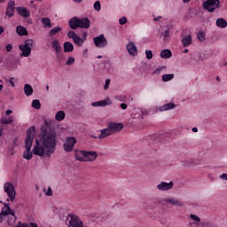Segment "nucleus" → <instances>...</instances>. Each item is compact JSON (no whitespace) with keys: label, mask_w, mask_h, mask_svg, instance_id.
Instances as JSON below:
<instances>
[{"label":"nucleus","mask_w":227,"mask_h":227,"mask_svg":"<svg viewBox=\"0 0 227 227\" xmlns=\"http://www.w3.org/2000/svg\"><path fill=\"white\" fill-rule=\"evenodd\" d=\"M35 132H36L35 126L30 127L27 130V137L25 139L26 150L23 153V159L31 160L33 154L38 157H47V159H51L52 153L56 152V145H58L56 130L51 128L47 121H44L43 125L41 126L38 139L35 140V145L31 151L33 141H35Z\"/></svg>","instance_id":"nucleus-1"},{"label":"nucleus","mask_w":227,"mask_h":227,"mask_svg":"<svg viewBox=\"0 0 227 227\" xmlns=\"http://www.w3.org/2000/svg\"><path fill=\"white\" fill-rule=\"evenodd\" d=\"M98 153L95 151H77L75 150V160L79 162H94L97 160Z\"/></svg>","instance_id":"nucleus-2"},{"label":"nucleus","mask_w":227,"mask_h":227,"mask_svg":"<svg viewBox=\"0 0 227 227\" xmlns=\"http://www.w3.org/2000/svg\"><path fill=\"white\" fill-rule=\"evenodd\" d=\"M35 43L33 39H27L24 42V44H20L19 46L20 52V56H23L24 58H29L31 56V48L33 45H35Z\"/></svg>","instance_id":"nucleus-3"},{"label":"nucleus","mask_w":227,"mask_h":227,"mask_svg":"<svg viewBox=\"0 0 227 227\" xmlns=\"http://www.w3.org/2000/svg\"><path fill=\"white\" fill-rule=\"evenodd\" d=\"M220 4L221 2L219 0H207L203 3V8L207 10V12H209V13H212L219 8Z\"/></svg>","instance_id":"nucleus-4"},{"label":"nucleus","mask_w":227,"mask_h":227,"mask_svg":"<svg viewBox=\"0 0 227 227\" xmlns=\"http://www.w3.org/2000/svg\"><path fill=\"white\" fill-rule=\"evenodd\" d=\"M4 192H6L11 201L15 200V196H17V193L15 192V186L13 185V184L6 182L4 185Z\"/></svg>","instance_id":"nucleus-5"},{"label":"nucleus","mask_w":227,"mask_h":227,"mask_svg":"<svg viewBox=\"0 0 227 227\" xmlns=\"http://www.w3.org/2000/svg\"><path fill=\"white\" fill-rule=\"evenodd\" d=\"M0 203H3V205L4 206L0 213V223H3L4 221V217H6V215H12L13 214H15V211H13V209H12V207H10V204L6 203V202H3L0 200Z\"/></svg>","instance_id":"nucleus-6"},{"label":"nucleus","mask_w":227,"mask_h":227,"mask_svg":"<svg viewBox=\"0 0 227 227\" xmlns=\"http://www.w3.org/2000/svg\"><path fill=\"white\" fill-rule=\"evenodd\" d=\"M75 143H77V139L74 137H67L66 143L63 145L65 152H72L75 146Z\"/></svg>","instance_id":"nucleus-7"},{"label":"nucleus","mask_w":227,"mask_h":227,"mask_svg":"<svg viewBox=\"0 0 227 227\" xmlns=\"http://www.w3.org/2000/svg\"><path fill=\"white\" fill-rule=\"evenodd\" d=\"M93 43L98 49H104V47H107V39H106L104 34L94 37Z\"/></svg>","instance_id":"nucleus-8"},{"label":"nucleus","mask_w":227,"mask_h":227,"mask_svg":"<svg viewBox=\"0 0 227 227\" xmlns=\"http://www.w3.org/2000/svg\"><path fill=\"white\" fill-rule=\"evenodd\" d=\"M106 126L112 134L123 130V123L121 122H108Z\"/></svg>","instance_id":"nucleus-9"},{"label":"nucleus","mask_w":227,"mask_h":227,"mask_svg":"<svg viewBox=\"0 0 227 227\" xmlns=\"http://www.w3.org/2000/svg\"><path fill=\"white\" fill-rule=\"evenodd\" d=\"M16 12L20 15V17H23L24 19L31 17V11L24 6L16 7Z\"/></svg>","instance_id":"nucleus-10"},{"label":"nucleus","mask_w":227,"mask_h":227,"mask_svg":"<svg viewBox=\"0 0 227 227\" xmlns=\"http://www.w3.org/2000/svg\"><path fill=\"white\" fill-rule=\"evenodd\" d=\"M5 15H7V17H9L10 19H12L13 15H15V1L13 0L9 1L6 8Z\"/></svg>","instance_id":"nucleus-11"},{"label":"nucleus","mask_w":227,"mask_h":227,"mask_svg":"<svg viewBox=\"0 0 227 227\" xmlns=\"http://www.w3.org/2000/svg\"><path fill=\"white\" fill-rule=\"evenodd\" d=\"M90 106H92V107H106L107 106H111V98H106L104 100L92 102Z\"/></svg>","instance_id":"nucleus-12"},{"label":"nucleus","mask_w":227,"mask_h":227,"mask_svg":"<svg viewBox=\"0 0 227 227\" xmlns=\"http://www.w3.org/2000/svg\"><path fill=\"white\" fill-rule=\"evenodd\" d=\"M126 49L130 56H137V47H136V43L134 42H129Z\"/></svg>","instance_id":"nucleus-13"},{"label":"nucleus","mask_w":227,"mask_h":227,"mask_svg":"<svg viewBox=\"0 0 227 227\" xmlns=\"http://www.w3.org/2000/svg\"><path fill=\"white\" fill-rule=\"evenodd\" d=\"M173 188V181L169 183L161 182L160 184L157 185L158 191H169V189Z\"/></svg>","instance_id":"nucleus-14"},{"label":"nucleus","mask_w":227,"mask_h":227,"mask_svg":"<svg viewBox=\"0 0 227 227\" xmlns=\"http://www.w3.org/2000/svg\"><path fill=\"white\" fill-rule=\"evenodd\" d=\"M100 134L98 137V139H106V137H109V136H113V133L109 129V127L106 126V128L99 130Z\"/></svg>","instance_id":"nucleus-15"},{"label":"nucleus","mask_w":227,"mask_h":227,"mask_svg":"<svg viewBox=\"0 0 227 227\" xmlns=\"http://www.w3.org/2000/svg\"><path fill=\"white\" fill-rule=\"evenodd\" d=\"M79 27H81V29H88L90 28V26H91V20H90V19L88 18L79 19Z\"/></svg>","instance_id":"nucleus-16"},{"label":"nucleus","mask_w":227,"mask_h":227,"mask_svg":"<svg viewBox=\"0 0 227 227\" xmlns=\"http://www.w3.org/2000/svg\"><path fill=\"white\" fill-rule=\"evenodd\" d=\"M51 47L57 54V59H59V52H61V43H59V41L58 39H55L51 43Z\"/></svg>","instance_id":"nucleus-17"},{"label":"nucleus","mask_w":227,"mask_h":227,"mask_svg":"<svg viewBox=\"0 0 227 227\" xmlns=\"http://www.w3.org/2000/svg\"><path fill=\"white\" fill-rule=\"evenodd\" d=\"M68 26L71 29H78L79 27V17H73L68 21Z\"/></svg>","instance_id":"nucleus-18"},{"label":"nucleus","mask_w":227,"mask_h":227,"mask_svg":"<svg viewBox=\"0 0 227 227\" xmlns=\"http://www.w3.org/2000/svg\"><path fill=\"white\" fill-rule=\"evenodd\" d=\"M145 114H146V113L143 111L142 108L134 109V112H133L134 118L143 120V118H145Z\"/></svg>","instance_id":"nucleus-19"},{"label":"nucleus","mask_w":227,"mask_h":227,"mask_svg":"<svg viewBox=\"0 0 227 227\" xmlns=\"http://www.w3.org/2000/svg\"><path fill=\"white\" fill-rule=\"evenodd\" d=\"M165 203H168L169 205H172L173 207H183L184 203L178 199H173V198H168L165 200Z\"/></svg>","instance_id":"nucleus-20"},{"label":"nucleus","mask_w":227,"mask_h":227,"mask_svg":"<svg viewBox=\"0 0 227 227\" xmlns=\"http://www.w3.org/2000/svg\"><path fill=\"white\" fill-rule=\"evenodd\" d=\"M160 56L162 59H169L173 56V52L169 49H165L160 51Z\"/></svg>","instance_id":"nucleus-21"},{"label":"nucleus","mask_w":227,"mask_h":227,"mask_svg":"<svg viewBox=\"0 0 227 227\" xmlns=\"http://www.w3.org/2000/svg\"><path fill=\"white\" fill-rule=\"evenodd\" d=\"M16 33L19 36H27V28L23 26H18L16 27Z\"/></svg>","instance_id":"nucleus-22"},{"label":"nucleus","mask_w":227,"mask_h":227,"mask_svg":"<svg viewBox=\"0 0 227 227\" xmlns=\"http://www.w3.org/2000/svg\"><path fill=\"white\" fill-rule=\"evenodd\" d=\"M175 107H176V105H175V103H167L160 106V111H169L171 109H175Z\"/></svg>","instance_id":"nucleus-23"},{"label":"nucleus","mask_w":227,"mask_h":227,"mask_svg":"<svg viewBox=\"0 0 227 227\" xmlns=\"http://www.w3.org/2000/svg\"><path fill=\"white\" fill-rule=\"evenodd\" d=\"M182 43L184 47H189L192 43V36L191 35H186L182 39Z\"/></svg>","instance_id":"nucleus-24"},{"label":"nucleus","mask_w":227,"mask_h":227,"mask_svg":"<svg viewBox=\"0 0 227 227\" xmlns=\"http://www.w3.org/2000/svg\"><path fill=\"white\" fill-rule=\"evenodd\" d=\"M64 52H74V44L70 42H65Z\"/></svg>","instance_id":"nucleus-25"},{"label":"nucleus","mask_w":227,"mask_h":227,"mask_svg":"<svg viewBox=\"0 0 227 227\" xmlns=\"http://www.w3.org/2000/svg\"><path fill=\"white\" fill-rule=\"evenodd\" d=\"M216 26H217V27H221L222 29H224V27H227L226 20H224L223 18H218L216 20Z\"/></svg>","instance_id":"nucleus-26"},{"label":"nucleus","mask_w":227,"mask_h":227,"mask_svg":"<svg viewBox=\"0 0 227 227\" xmlns=\"http://www.w3.org/2000/svg\"><path fill=\"white\" fill-rule=\"evenodd\" d=\"M24 91L27 97H31V95H33V87L30 84L26 83L24 86Z\"/></svg>","instance_id":"nucleus-27"},{"label":"nucleus","mask_w":227,"mask_h":227,"mask_svg":"<svg viewBox=\"0 0 227 227\" xmlns=\"http://www.w3.org/2000/svg\"><path fill=\"white\" fill-rule=\"evenodd\" d=\"M65 116H66L65 111L60 110L56 114L55 120L57 121H63V120H65Z\"/></svg>","instance_id":"nucleus-28"},{"label":"nucleus","mask_w":227,"mask_h":227,"mask_svg":"<svg viewBox=\"0 0 227 227\" xmlns=\"http://www.w3.org/2000/svg\"><path fill=\"white\" fill-rule=\"evenodd\" d=\"M73 42L77 47H82V45H84V41L79 35H76L75 38L73 39Z\"/></svg>","instance_id":"nucleus-29"},{"label":"nucleus","mask_w":227,"mask_h":227,"mask_svg":"<svg viewBox=\"0 0 227 227\" xmlns=\"http://www.w3.org/2000/svg\"><path fill=\"white\" fill-rule=\"evenodd\" d=\"M161 79H162L163 82H168L169 81H172V79H175V74H163Z\"/></svg>","instance_id":"nucleus-30"},{"label":"nucleus","mask_w":227,"mask_h":227,"mask_svg":"<svg viewBox=\"0 0 227 227\" xmlns=\"http://www.w3.org/2000/svg\"><path fill=\"white\" fill-rule=\"evenodd\" d=\"M41 21L44 27H52L50 18H42Z\"/></svg>","instance_id":"nucleus-31"},{"label":"nucleus","mask_w":227,"mask_h":227,"mask_svg":"<svg viewBox=\"0 0 227 227\" xmlns=\"http://www.w3.org/2000/svg\"><path fill=\"white\" fill-rule=\"evenodd\" d=\"M13 121V117L10 116L7 119L6 118H2L1 119V123L3 125H9V123H12Z\"/></svg>","instance_id":"nucleus-32"},{"label":"nucleus","mask_w":227,"mask_h":227,"mask_svg":"<svg viewBox=\"0 0 227 227\" xmlns=\"http://www.w3.org/2000/svg\"><path fill=\"white\" fill-rule=\"evenodd\" d=\"M32 107L34 109H40V107H42V103H40L39 99H34L32 101Z\"/></svg>","instance_id":"nucleus-33"},{"label":"nucleus","mask_w":227,"mask_h":227,"mask_svg":"<svg viewBox=\"0 0 227 227\" xmlns=\"http://www.w3.org/2000/svg\"><path fill=\"white\" fill-rule=\"evenodd\" d=\"M205 36H206V34L203 31H199L197 34V38L199 42H205Z\"/></svg>","instance_id":"nucleus-34"},{"label":"nucleus","mask_w":227,"mask_h":227,"mask_svg":"<svg viewBox=\"0 0 227 227\" xmlns=\"http://www.w3.org/2000/svg\"><path fill=\"white\" fill-rule=\"evenodd\" d=\"M61 31V27H55L50 31V36H54V35H58Z\"/></svg>","instance_id":"nucleus-35"},{"label":"nucleus","mask_w":227,"mask_h":227,"mask_svg":"<svg viewBox=\"0 0 227 227\" xmlns=\"http://www.w3.org/2000/svg\"><path fill=\"white\" fill-rule=\"evenodd\" d=\"M190 218L194 221L195 223H197L198 224H200V223H201V218L196 215H191Z\"/></svg>","instance_id":"nucleus-36"},{"label":"nucleus","mask_w":227,"mask_h":227,"mask_svg":"<svg viewBox=\"0 0 227 227\" xmlns=\"http://www.w3.org/2000/svg\"><path fill=\"white\" fill-rule=\"evenodd\" d=\"M94 10H96V12H100V10H102V5L100 4V1H96L94 3Z\"/></svg>","instance_id":"nucleus-37"},{"label":"nucleus","mask_w":227,"mask_h":227,"mask_svg":"<svg viewBox=\"0 0 227 227\" xmlns=\"http://www.w3.org/2000/svg\"><path fill=\"white\" fill-rule=\"evenodd\" d=\"M145 57H146V59H152V58H153V51H152V50H146Z\"/></svg>","instance_id":"nucleus-38"},{"label":"nucleus","mask_w":227,"mask_h":227,"mask_svg":"<svg viewBox=\"0 0 227 227\" xmlns=\"http://www.w3.org/2000/svg\"><path fill=\"white\" fill-rule=\"evenodd\" d=\"M74 63H75V58L68 57V59L66 62V65L70 66V65H74Z\"/></svg>","instance_id":"nucleus-39"},{"label":"nucleus","mask_w":227,"mask_h":227,"mask_svg":"<svg viewBox=\"0 0 227 227\" xmlns=\"http://www.w3.org/2000/svg\"><path fill=\"white\" fill-rule=\"evenodd\" d=\"M77 36V35L75 34L74 31L73 30H70L68 33H67V38H72V40H74V38H75Z\"/></svg>","instance_id":"nucleus-40"},{"label":"nucleus","mask_w":227,"mask_h":227,"mask_svg":"<svg viewBox=\"0 0 227 227\" xmlns=\"http://www.w3.org/2000/svg\"><path fill=\"white\" fill-rule=\"evenodd\" d=\"M163 70H166V67L165 66H162V67H158L157 69H155L153 71V74H160V72H162Z\"/></svg>","instance_id":"nucleus-41"},{"label":"nucleus","mask_w":227,"mask_h":227,"mask_svg":"<svg viewBox=\"0 0 227 227\" xmlns=\"http://www.w3.org/2000/svg\"><path fill=\"white\" fill-rule=\"evenodd\" d=\"M119 23L121 26H124V24H127V17H122L119 20Z\"/></svg>","instance_id":"nucleus-42"},{"label":"nucleus","mask_w":227,"mask_h":227,"mask_svg":"<svg viewBox=\"0 0 227 227\" xmlns=\"http://www.w3.org/2000/svg\"><path fill=\"white\" fill-rule=\"evenodd\" d=\"M109 84H111V80L106 79V82H105L104 90H108L109 89Z\"/></svg>","instance_id":"nucleus-43"},{"label":"nucleus","mask_w":227,"mask_h":227,"mask_svg":"<svg viewBox=\"0 0 227 227\" xmlns=\"http://www.w3.org/2000/svg\"><path fill=\"white\" fill-rule=\"evenodd\" d=\"M13 49V45L12 43H9L5 46V51L7 52H12V50Z\"/></svg>","instance_id":"nucleus-44"},{"label":"nucleus","mask_w":227,"mask_h":227,"mask_svg":"<svg viewBox=\"0 0 227 227\" xmlns=\"http://www.w3.org/2000/svg\"><path fill=\"white\" fill-rule=\"evenodd\" d=\"M86 38H88V32H83L81 37L82 41H83V43L86 42Z\"/></svg>","instance_id":"nucleus-45"},{"label":"nucleus","mask_w":227,"mask_h":227,"mask_svg":"<svg viewBox=\"0 0 227 227\" xmlns=\"http://www.w3.org/2000/svg\"><path fill=\"white\" fill-rule=\"evenodd\" d=\"M219 178L221 180H223V181H226L227 182V174L226 173H223L222 175L219 176Z\"/></svg>","instance_id":"nucleus-46"},{"label":"nucleus","mask_w":227,"mask_h":227,"mask_svg":"<svg viewBox=\"0 0 227 227\" xmlns=\"http://www.w3.org/2000/svg\"><path fill=\"white\" fill-rule=\"evenodd\" d=\"M192 165V161L186 160L184 162V166H185L186 168H191Z\"/></svg>","instance_id":"nucleus-47"},{"label":"nucleus","mask_w":227,"mask_h":227,"mask_svg":"<svg viewBox=\"0 0 227 227\" xmlns=\"http://www.w3.org/2000/svg\"><path fill=\"white\" fill-rule=\"evenodd\" d=\"M45 194L46 196H52V189L49 187L47 192H45Z\"/></svg>","instance_id":"nucleus-48"},{"label":"nucleus","mask_w":227,"mask_h":227,"mask_svg":"<svg viewBox=\"0 0 227 227\" xmlns=\"http://www.w3.org/2000/svg\"><path fill=\"white\" fill-rule=\"evenodd\" d=\"M16 227H29L27 223H22V222H19Z\"/></svg>","instance_id":"nucleus-49"},{"label":"nucleus","mask_w":227,"mask_h":227,"mask_svg":"<svg viewBox=\"0 0 227 227\" xmlns=\"http://www.w3.org/2000/svg\"><path fill=\"white\" fill-rule=\"evenodd\" d=\"M200 227H212V224H210L209 223H202L200 224Z\"/></svg>","instance_id":"nucleus-50"},{"label":"nucleus","mask_w":227,"mask_h":227,"mask_svg":"<svg viewBox=\"0 0 227 227\" xmlns=\"http://www.w3.org/2000/svg\"><path fill=\"white\" fill-rule=\"evenodd\" d=\"M13 81H14V78L12 77V78H10L9 82H10V84H11V86H12V88H15V82H13Z\"/></svg>","instance_id":"nucleus-51"},{"label":"nucleus","mask_w":227,"mask_h":227,"mask_svg":"<svg viewBox=\"0 0 227 227\" xmlns=\"http://www.w3.org/2000/svg\"><path fill=\"white\" fill-rule=\"evenodd\" d=\"M121 108L123 109V110L127 109V104L121 103Z\"/></svg>","instance_id":"nucleus-52"},{"label":"nucleus","mask_w":227,"mask_h":227,"mask_svg":"<svg viewBox=\"0 0 227 227\" xmlns=\"http://www.w3.org/2000/svg\"><path fill=\"white\" fill-rule=\"evenodd\" d=\"M168 36H169V30H166L164 34L165 38H168Z\"/></svg>","instance_id":"nucleus-53"},{"label":"nucleus","mask_w":227,"mask_h":227,"mask_svg":"<svg viewBox=\"0 0 227 227\" xmlns=\"http://www.w3.org/2000/svg\"><path fill=\"white\" fill-rule=\"evenodd\" d=\"M12 113H13V111H12V110H6L5 114H6L7 116H10V114H12Z\"/></svg>","instance_id":"nucleus-54"},{"label":"nucleus","mask_w":227,"mask_h":227,"mask_svg":"<svg viewBox=\"0 0 227 227\" xmlns=\"http://www.w3.org/2000/svg\"><path fill=\"white\" fill-rule=\"evenodd\" d=\"M29 224L31 227H38V224L36 223H30Z\"/></svg>","instance_id":"nucleus-55"},{"label":"nucleus","mask_w":227,"mask_h":227,"mask_svg":"<svg viewBox=\"0 0 227 227\" xmlns=\"http://www.w3.org/2000/svg\"><path fill=\"white\" fill-rule=\"evenodd\" d=\"M2 33H4V27L0 26V35H2Z\"/></svg>","instance_id":"nucleus-56"},{"label":"nucleus","mask_w":227,"mask_h":227,"mask_svg":"<svg viewBox=\"0 0 227 227\" xmlns=\"http://www.w3.org/2000/svg\"><path fill=\"white\" fill-rule=\"evenodd\" d=\"M192 132H198V128H196V127H194V128H192Z\"/></svg>","instance_id":"nucleus-57"},{"label":"nucleus","mask_w":227,"mask_h":227,"mask_svg":"<svg viewBox=\"0 0 227 227\" xmlns=\"http://www.w3.org/2000/svg\"><path fill=\"white\" fill-rule=\"evenodd\" d=\"M160 19H162V17L158 16V17L154 18V20H160Z\"/></svg>","instance_id":"nucleus-58"},{"label":"nucleus","mask_w":227,"mask_h":227,"mask_svg":"<svg viewBox=\"0 0 227 227\" xmlns=\"http://www.w3.org/2000/svg\"><path fill=\"white\" fill-rule=\"evenodd\" d=\"M74 3H82V0H73Z\"/></svg>","instance_id":"nucleus-59"},{"label":"nucleus","mask_w":227,"mask_h":227,"mask_svg":"<svg viewBox=\"0 0 227 227\" xmlns=\"http://www.w3.org/2000/svg\"><path fill=\"white\" fill-rule=\"evenodd\" d=\"M183 52H184V54H187V52H189V50L188 49H184Z\"/></svg>","instance_id":"nucleus-60"},{"label":"nucleus","mask_w":227,"mask_h":227,"mask_svg":"<svg viewBox=\"0 0 227 227\" xmlns=\"http://www.w3.org/2000/svg\"><path fill=\"white\" fill-rule=\"evenodd\" d=\"M17 141H19V138H14V145H17Z\"/></svg>","instance_id":"nucleus-61"},{"label":"nucleus","mask_w":227,"mask_h":227,"mask_svg":"<svg viewBox=\"0 0 227 227\" xmlns=\"http://www.w3.org/2000/svg\"><path fill=\"white\" fill-rule=\"evenodd\" d=\"M191 0H183V3H190Z\"/></svg>","instance_id":"nucleus-62"},{"label":"nucleus","mask_w":227,"mask_h":227,"mask_svg":"<svg viewBox=\"0 0 227 227\" xmlns=\"http://www.w3.org/2000/svg\"><path fill=\"white\" fill-rule=\"evenodd\" d=\"M3 88H4L3 84H0V91H3Z\"/></svg>","instance_id":"nucleus-63"},{"label":"nucleus","mask_w":227,"mask_h":227,"mask_svg":"<svg viewBox=\"0 0 227 227\" xmlns=\"http://www.w3.org/2000/svg\"><path fill=\"white\" fill-rule=\"evenodd\" d=\"M97 59H102V55H98V56L97 57Z\"/></svg>","instance_id":"nucleus-64"}]
</instances>
